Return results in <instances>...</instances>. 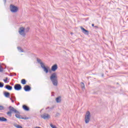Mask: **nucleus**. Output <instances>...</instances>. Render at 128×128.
I'll use <instances>...</instances> for the list:
<instances>
[{"label": "nucleus", "mask_w": 128, "mask_h": 128, "mask_svg": "<svg viewBox=\"0 0 128 128\" xmlns=\"http://www.w3.org/2000/svg\"><path fill=\"white\" fill-rule=\"evenodd\" d=\"M50 80L51 82H52V84L54 86H58V74L56 72H54L51 74Z\"/></svg>", "instance_id": "f257e3e1"}, {"label": "nucleus", "mask_w": 128, "mask_h": 128, "mask_svg": "<svg viewBox=\"0 0 128 128\" xmlns=\"http://www.w3.org/2000/svg\"><path fill=\"white\" fill-rule=\"evenodd\" d=\"M10 10L11 12L16 14V12H18V7L12 4H11L10 6Z\"/></svg>", "instance_id": "f03ea898"}, {"label": "nucleus", "mask_w": 128, "mask_h": 128, "mask_svg": "<svg viewBox=\"0 0 128 128\" xmlns=\"http://www.w3.org/2000/svg\"><path fill=\"white\" fill-rule=\"evenodd\" d=\"M90 111H88L85 115V124H88L90 120Z\"/></svg>", "instance_id": "7ed1b4c3"}, {"label": "nucleus", "mask_w": 128, "mask_h": 128, "mask_svg": "<svg viewBox=\"0 0 128 128\" xmlns=\"http://www.w3.org/2000/svg\"><path fill=\"white\" fill-rule=\"evenodd\" d=\"M18 32L20 36H26V31L24 30V28L20 27L19 28Z\"/></svg>", "instance_id": "20e7f679"}, {"label": "nucleus", "mask_w": 128, "mask_h": 128, "mask_svg": "<svg viewBox=\"0 0 128 128\" xmlns=\"http://www.w3.org/2000/svg\"><path fill=\"white\" fill-rule=\"evenodd\" d=\"M41 118H44V120H48L50 116L48 114H44L41 115Z\"/></svg>", "instance_id": "39448f33"}, {"label": "nucleus", "mask_w": 128, "mask_h": 128, "mask_svg": "<svg viewBox=\"0 0 128 128\" xmlns=\"http://www.w3.org/2000/svg\"><path fill=\"white\" fill-rule=\"evenodd\" d=\"M14 88L16 90H22V86L20 84H16L14 86Z\"/></svg>", "instance_id": "423d86ee"}, {"label": "nucleus", "mask_w": 128, "mask_h": 128, "mask_svg": "<svg viewBox=\"0 0 128 128\" xmlns=\"http://www.w3.org/2000/svg\"><path fill=\"white\" fill-rule=\"evenodd\" d=\"M80 28L82 30V32L84 34H86V36H88V30H86L84 27H80Z\"/></svg>", "instance_id": "0eeeda50"}, {"label": "nucleus", "mask_w": 128, "mask_h": 128, "mask_svg": "<svg viewBox=\"0 0 128 128\" xmlns=\"http://www.w3.org/2000/svg\"><path fill=\"white\" fill-rule=\"evenodd\" d=\"M56 70H58V64H56L53 65L51 68V70H52V72H56Z\"/></svg>", "instance_id": "6e6552de"}, {"label": "nucleus", "mask_w": 128, "mask_h": 128, "mask_svg": "<svg viewBox=\"0 0 128 128\" xmlns=\"http://www.w3.org/2000/svg\"><path fill=\"white\" fill-rule=\"evenodd\" d=\"M24 90H25V92H30V90H31L30 86H28V85L25 86H24Z\"/></svg>", "instance_id": "1a4fd4ad"}, {"label": "nucleus", "mask_w": 128, "mask_h": 128, "mask_svg": "<svg viewBox=\"0 0 128 128\" xmlns=\"http://www.w3.org/2000/svg\"><path fill=\"white\" fill-rule=\"evenodd\" d=\"M9 110L11 112H16L18 110H16L14 107H12V106H9Z\"/></svg>", "instance_id": "9d476101"}, {"label": "nucleus", "mask_w": 128, "mask_h": 128, "mask_svg": "<svg viewBox=\"0 0 128 128\" xmlns=\"http://www.w3.org/2000/svg\"><path fill=\"white\" fill-rule=\"evenodd\" d=\"M16 114V117L17 118H24V117H22V116H20V112L18 111H16V112H15Z\"/></svg>", "instance_id": "9b49d317"}, {"label": "nucleus", "mask_w": 128, "mask_h": 128, "mask_svg": "<svg viewBox=\"0 0 128 128\" xmlns=\"http://www.w3.org/2000/svg\"><path fill=\"white\" fill-rule=\"evenodd\" d=\"M56 100L58 104L61 102H62V97L58 96V97L56 98Z\"/></svg>", "instance_id": "f8f14e48"}, {"label": "nucleus", "mask_w": 128, "mask_h": 128, "mask_svg": "<svg viewBox=\"0 0 128 128\" xmlns=\"http://www.w3.org/2000/svg\"><path fill=\"white\" fill-rule=\"evenodd\" d=\"M22 108H23L24 110H26V112H28V110H30V108H28V106H26V105H24L22 106Z\"/></svg>", "instance_id": "ddd939ff"}, {"label": "nucleus", "mask_w": 128, "mask_h": 128, "mask_svg": "<svg viewBox=\"0 0 128 128\" xmlns=\"http://www.w3.org/2000/svg\"><path fill=\"white\" fill-rule=\"evenodd\" d=\"M50 68V67L47 66V67H45L43 68L44 72H46V74H48V69Z\"/></svg>", "instance_id": "4468645a"}, {"label": "nucleus", "mask_w": 128, "mask_h": 128, "mask_svg": "<svg viewBox=\"0 0 128 128\" xmlns=\"http://www.w3.org/2000/svg\"><path fill=\"white\" fill-rule=\"evenodd\" d=\"M6 88L8 90H12V86L10 85H6Z\"/></svg>", "instance_id": "2eb2a0df"}, {"label": "nucleus", "mask_w": 128, "mask_h": 128, "mask_svg": "<svg viewBox=\"0 0 128 128\" xmlns=\"http://www.w3.org/2000/svg\"><path fill=\"white\" fill-rule=\"evenodd\" d=\"M4 96H6V98H10V92H4Z\"/></svg>", "instance_id": "dca6fc26"}, {"label": "nucleus", "mask_w": 128, "mask_h": 128, "mask_svg": "<svg viewBox=\"0 0 128 128\" xmlns=\"http://www.w3.org/2000/svg\"><path fill=\"white\" fill-rule=\"evenodd\" d=\"M0 122H8V119L4 117H0Z\"/></svg>", "instance_id": "f3484780"}, {"label": "nucleus", "mask_w": 128, "mask_h": 128, "mask_svg": "<svg viewBox=\"0 0 128 128\" xmlns=\"http://www.w3.org/2000/svg\"><path fill=\"white\" fill-rule=\"evenodd\" d=\"M21 84H26V79H22L21 80Z\"/></svg>", "instance_id": "a211bd4d"}, {"label": "nucleus", "mask_w": 128, "mask_h": 128, "mask_svg": "<svg viewBox=\"0 0 128 128\" xmlns=\"http://www.w3.org/2000/svg\"><path fill=\"white\" fill-rule=\"evenodd\" d=\"M18 50L20 52H24V50L20 47H18Z\"/></svg>", "instance_id": "6ab92c4d"}, {"label": "nucleus", "mask_w": 128, "mask_h": 128, "mask_svg": "<svg viewBox=\"0 0 128 128\" xmlns=\"http://www.w3.org/2000/svg\"><path fill=\"white\" fill-rule=\"evenodd\" d=\"M81 88L82 90H84V84L82 82H81Z\"/></svg>", "instance_id": "aec40b11"}, {"label": "nucleus", "mask_w": 128, "mask_h": 128, "mask_svg": "<svg viewBox=\"0 0 128 128\" xmlns=\"http://www.w3.org/2000/svg\"><path fill=\"white\" fill-rule=\"evenodd\" d=\"M53 108H54V107H51V108L48 107L47 108H46V110H48V112H50V110H52Z\"/></svg>", "instance_id": "412c9836"}, {"label": "nucleus", "mask_w": 128, "mask_h": 128, "mask_svg": "<svg viewBox=\"0 0 128 128\" xmlns=\"http://www.w3.org/2000/svg\"><path fill=\"white\" fill-rule=\"evenodd\" d=\"M40 66H41V68H46V66H44V64L43 62L40 63Z\"/></svg>", "instance_id": "4be33fe9"}, {"label": "nucleus", "mask_w": 128, "mask_h": 128, "mask_svg": "<svg viewBox=\"0 0 128 128\" xmlns=\"http://www.w3.org/2000/svg\"><path fill=\"white\" fill-rule=\"evenodd\" d=\"M8 116H12V112L10 110V112H7Z\"/></svg>", "instance_id": "5701e85b"}, {"label": "nucleus", "mask_w": 128, "mask_h": 128, "mask_svg": "<svg viewBox=\"0 0 128 128\" xmlns=\"http://www.w3.org/2000/svg\"><path fill=\"white\" fill-rule=\"evenodd\" d=\"M25 32H28L30 30V28H24Z\"/></svg>", "instance_id": "b1692460"}, {"label": "nucleus", "mask_w": 128, "mask_h": 128, "mask_svg": "<svg viewBox=\"0 0 128 128\" xmlns=\"http://www.w3.org/2000/svg\"><path fill=\"white\" fill-rule=\"evenodd\" d=\"M37 62H38L40 64V63L42 62V60H40V59H38V58H37Z\"/></svg>", "instance_id": "393cba45"}, {"label": "nucleus", "mask_w": 128, "mask_h": 128, "mask_svg": "<svg viewBox=\"0 0 128 128\" xmlns=\"http://www.w3.org/2000/svg\"><path fill=\"white\" fill-rule=\"evenodd\" d=\"M8 77H6V79L4 80V82H8Z\"/></svg>", "instance_id": "a878e982"}, {"label": "nucleus", "mask_w": 128, "mask_h": 128, "mask_svg": "<svg viewBox=\"0 0 128 128\" xmlns=\"http://www.w3.org/2000/svg\"><path fill=\"white\" fill-rule=\"evenodd\" d=\"M4 83L0 82V88H4Z\"/></svg>", "instance_id": "bb28decb"}, {"label": "nucleus", "mask_w": 128, "mask_h": 128, "mask_svg": "<svg viewBox=\"0 0 128 128\" xmlns=\"http://www.w3.org/2000/svg\"><path fill=\"white\" fill-rule=\"evenodd\" d=\"M16 128H22V126H20V125H17L16 126Z\"/></svg>", "instance_id": "cd10ccee"}, {"label": "nucleus", "mask_w": 128, "mask_h": 128, "mask_svg": "<svg viewBox=\"0 0 128 128\" xmlns=\"http://www.w3.org/2000/svg\"><path fill=\"white\" fill-rule=\"evenodd\" d=\"M4 110V106L0 105V110Z\"/></svg>", "instance_id": "c85d7f7f"}, {"label": "nucleus", "mask_w": 128, "mask_h": 128, "mask_svg": "<svg viewBox=\"0 0 128 128\" xmlns=\"http://www.w3.org/2000/svg\"><path fill=\"white\" fill-rule=\"evenodd\" d=\"M3 2L4 3V4H6V0H3Z\"/></svg>", "instance_id": "c756f323"}, {"label": "nucleus", "mask_w": 128, "mask_h": 128, "mask_svg": "<svg viewBox=\"0 0 128 128\" xmlns=\"http://www.w3.org/2000/svg\"><path fill=\"white\" fill-rule=\"evenodd\" d=\"M10 100H12V102H14V101L12 99V98H10Z\"/></svg>", "instance_id": "7c9ffc66"}, {"label": "nucleus", "mask_w": 128, "mask_h": 128, "mask_svg": "<svg viewBox=\"0 0 128 128\" xmlns=\"http://www.w3.org/2000/svg\"><path fill=\"white\" fill-rule=\"evenodd\" d=\"M56 116H60V113H58V112L56 113Z\"/></svg>", "instance_id": "2f4dec72"}, {"label": "nucleus", "mask_w": 128, "mask_h": 128, "mask_svg": "<svg viewBox=\"0 0 128 128\" xmlns=\"http://www.w3.org/2000/svg\"><path fill=\"white\" fill-rule=\"evenodd\" d=\"M22 120H28V118H21Z\"/></svg>", "instance_id": "473e14b6"}, {"label": "nucleus", "mask_w": 128, "mask_h": 128, "mask_svg": "<svg viewBox=\"0 0 128 128\" xmlns=\"http://www.w3.org/2000/svg\"><path fill=\"white\" fill-rule=\"evenodd\" d=\"M92 26H94V24H92Z\"/></svg>", "instance_id": "72a5a7b5"}, {"label": "nucleus", "mask_w": 128, "mask_h": 128, "mask_svg": "<svg viewBox=\"0 0 128 128\" xmlns=\"http://www.w3.org/2000/svg\"><path fill=\"white\" fill-rule=\"evenodd\" d=\"M70 34H74V33H72V32H71Z\"/></svg>", "instance_id": "f704fd0d"}, {"label": "nucleus", "mask_w": 128, "mask_h": 128, "mask_svg": "<svg viewBox=\"0 0 128 128\" xmlns=\"http://www.w3.org/2000/svg\"><path fill=\"white\" fill-rule=\"evenodd\" d=\"M95 28H97V26H95Z\"/></svg>", "instance_id": "c9c22d12"}]
</instances>
